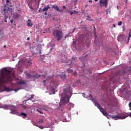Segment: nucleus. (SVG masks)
Masks as SVG:
<instances>
[{
    "mask_svg": "<svg viewBox=\"0 0 131 131\" xmlns=\"http://www.w3.org/2000/svg\"><path fill=\"white\" fill-rule=\"evenodd\" d=\"M13 77H14V71L13 70H9L6 68L3 69L0 78V90H3L4 92H12L13 90L6 86L5 84L12 82Z\"/></svg>",
    "mask_w": 131,
    "mask_h": 131,
    "instance_id": "1",
    "label": "nucleus"
},
{
    "mask_svg": "<svg viewBox=\"0 0 131 131\" xmlns=\"http://www.w3.org/2000/svg\"><path fill=\"white\" fill-rule=\"evenodd\" d=\"M72 95V90L70 89V86L64 88L63 94L61 95V99L60 102V106H64L69 103L70 97Z\"/></svg>",
    "mask_w": 131,
    "mask_h": 131,
    "instance_id": "2",
    "label": "nucleus"
},
{
    "mask_svg": "<svg viewBox=\"0 0 131 131\" xmlns=\"http://www.w3.org/2000/svg\"><path fill=\"white\" fill-rule=\"evenodd\" d=\"M9 7H12V2L10 0H7L6 4L1 7V13L5 15H8V14L13 15L14 9L9 7Z\"/></svg>",
    "mask_w": 131,
    "mask_h": 131,
    "instance_id": "3",
    "label": "nucleus"
},
{
    "mask_svg": "<svg viewBox=\"0 0 131 131\" xmlns=\"http://www.w3.org/2000/svg\"><path fill=\"white\" fill-rule=\"evenodd\" d=\"M89 99L90 100H91V101H92L93 102V103H94L95 106H96V107H97L98 108V109H99L100 112L102 113V114L104 116H107V115H108L106 110H104V108H103V107H102L100 105V104H99V102H98V101L97 100H96L95 99H94V98L93 97V95H92V94H90Z\"/></svg>",
    "mask_w": 131,
    "mask_h": 131,
    "instance_id": "4",
    "label": "nucleus"
},
{
    "mask_svg": "<svg viewBox=\"0 0 131 131\" xmlns=\"http://www.w3.org/2000/svg\"><path fill=\"white\" fill-rule=\"evenodd\" d=\"M52 34L58 41L61 40V39H62V38L63 37V35H64V34L63 33V32H62V31L60 30H57L56 29H54L53 30L52 32Z\"/></svg>",
    "mask_w": 131,
    "mask_h": 131,
    "instance_id": "5",
    "label": "nucleus"
},
{
    "mask_svg": "<svg viewBox=\"0 0 131 131\" xmlns=\"http://www.w3.org/2000/svg\"><path fill=\"white\" fill-rule=\"evenodd\" d=\"M107 114V113H106ZM106 117L108 118V119H109L110 118H111V119H114V120H118V119H124L125 118H126V117H127V116H119V115H117L116 116H113V115H107L106 116Z\"/></svg>",
    "mask_w": 131,
    "mask_h": 131,
    "instance_id": "6",
    "label": "nucleus"
},
{
    "mask_svg": "<svg viewBox=\"0 0 131 131\" xmlns=\"http://www.w3.org/2000/svg\"><path fill=\"white\" fill-rule=\"evenodd\" d=\"M6 108L11 110L10 113H12V114H16L17 113V109H16V107L14 105H7L6 106Z\"/></svg>",
    "mask_w": 131,
    "mask_h": 131,
    "instance_id": "7",
    "label": "nucleus"
},
{
    "mask_svg": "<svg viewBox=\"0 0 131 131\" xmlns=\"http://www.w3.org/2000/svg\"><path fill=\"white\" fill-rule=\"evenodd\" d=\"M117 38L118 41H120V42H125L126 41V37L123 34L119 35Z\"/></svg>",
    "mask_w": 131,
    "mask_h": 131,
    "instance_id": "8",
    "label": "nucleus"
},
{
    "mask_svg": "<svg viewBox=\"0 0 131 131\" xmlns=\"http://www.w3.org/2000/svg\"><path fill=\"white\" fill-rule=\"evenodd\" d=\"M100 7H105L107 8L108 6V0H100Z\"/></svg>",
    "mask_w": 131,
    "mask_h": 131,
    "instance_id": "9",
    "label": "nucleus"
},
{
    "mask_svg": "<svg viewBox=\"0 0 131 131\" xmlns=\"http://www.w3.org/2000/svg\"><path fill=\"white\" fill-rule=\"evenodd\" d=\"M26 75L28 79H29V78H33V77H35V78H39L40 76V75H32L31 74H29V73L27 72L26 73Z\"/></svg>",
    "mask_w": 131,
    "mask_h": 131,
    "instance_id": "10",
    "label": "nucleus"
},
{
    "mask_svg": "<svg viewBox=\"0 0 131 131\" xmlns=\"http://www.w3.org/2000/svg\"><path fill=\"white\" fill-rule=\"evenodd\" d=\"M25 64H27L28 65H32V61L29 58L26 59L25 60Z\"/></svg>",
    "mask_w": 131,
    "mask_h": 131,
    "instance_id": "11",
    "label": "nucleus"
},
{
    "mask_svg": "<svg viewBox=\"0 0 131 131\" xmlns=\"http://www.w3.org/2000/svg\"><path fill=\"white\" fill-rule=\"evenodd\" d=\"M49 9H51V7H50V5H48L47 6H45L44 7V9H43L42 10H41V12H47Z\"/></svg>",
    "mask_w": 131,
    "mask_h": 131,
    "instance_id": "12",
    "label": "nucleus"
},
{
    "mask_svg": "<svg viewBox=\"0 0 131 131\" xmlns=\"http://www.w3.org/2000/svg\"><path fill=\"white\" fill-rule=\"evenodd\" d=\"M27 26L29 27H32V26H33V24L32 23H31V20H30V19H28L27 21Z\"/></svg>",
    "mask_w": 131,
    "mask_h": 131,
    "instance_id": "13",
    "label": "nucleus"
},
{
    "mask_svg": "<svg viewBox=\"0 0 131 131\" xmlns=\"http://www.w3.org/2000/svg\"><path fill=\"white\" fill-rule=\"evenodd\" d=\"M5 37V33L2 30H0V39H2V38H4Z\"/></svg>",
    "mask_w": 131,
    "mask_h": 131,
    "instance_id": "14",
    "label": "nucleus"
},
{
    "mask_svg": "<svg viewBox=\"0 0 131 131\" xmlns=\"http://www.w3.org/2000/svg\"><path fill=\"white\" fill-rule=\"evenodd\" d=\"M52 8H53V9H54L55 10H56V11H57L58 12H61V11H60V9L59 8V7H58V5L55 6V5H54L52 6Z\"/></svg>",
    "mask_w": 131,
    "mask_h": 131,
    "instance_id": "15",
    "label": "nucleus"
},
{
    "mask_svg": "<svg viewBox=\"0 0 131 131\" xmlns=\"http://www.w3.org/2000/svg\"><path fill=\"white\" fill-rule=\"evenodd\" d=\"M16 84H26V83H25V81L20 80L16 83Z\"/></svg>",
    "mask_w": 131,
    "mask_h": 131,
    "instance_id": "16",
    "label": "nucleus"
},
{
    "mask_svg": "<svg viewBox=\"0 0 131 131\" xmlns=\"http://www.w3.org/2000/svg\"><path fill=\"white\" fill-rule=\"evenodd\" d=\"M43 33H51V30L50 28H47L45 30V31Z\"/></svg>",
    "mask_w": 131,
    "mask_h": 131,
    "instance_id": "17",
    "label": "nucleus"
},
{
    "mask_svg": "<svg viewBox=\"0 0 131 131\" xmlns=\"http://www.w3.org/2000/svg\"><path fill=\"white\" fill-rule=\"evenodd\" d=\"M130 37H131V31H130L129 36H128L127 41H126L127 43H128V42H129V38H130Z\"/></svg>",
    "mask_w": 131,
    "mask_h": 131,
    "instance_id": "18",
    "label": "nucleus"
},
{
    "mask_svg": "<svg viewBox=\"0 0 131 131\" xmlns=\"http://www.w3.org/2000/svg\"><path fill=\"white\" fill-rule=\"evenodd\" d=\"M67 72L68 73H72V72H73V70L69 68L67 69Z\"/></svg>",
    "mask_w": 131,
    "mask_h": 131,
    "instance_id": "19",
    "label": "nucleus"
},
{
    "mask_svg": "<svg viewBox=\"0 0 131 131\" xmlns=\"http://www.w3.org/2000/svg\"><path fill=\"white\" fill-rule=\"evenodd\" d=\"M68 106H69L70 109H71V108H73V107H74V104L73 103H70L68 104Z\"/></svg>",
    "mask_w": 131,
    "mask_h": 131,
    "instance_id": "20",
    "label": "nucleus"
},
{
    "mask_svg": "<svg viewBox=\"0 0 131 131\" xmlns=\"http://www.w3.org/2000/svg\"><path fill=\"white\" fill-rule=\"evenodd\" d=\"M13 18H14V19H17L18 18H19V14H16L13 15Z\"/></svg>",
    "mask_w": 131,
    "mask_h": 131,
    "instance_id": "21",
    "label": "nucleus"
},
{
    "mask_svg": "<svg viewBox=\"0 0 131 131\" xmlns=\"http://www.w3.org/2000/svg\"><path fill=\"white\" fill-rule=\"evenodd\" d=\"M33 98H34V94H32L31 95V96L29 98V99L28 100H32V99H33Z\"/></svg>",
    "mask_w": 131,
    "mask_h": 131,
    "instance_id": "22",
    "label": "nucleus"
},
{
    "mask_svg": "<svg viewBox=\"0 0 131 131\" xmlns=\"http://www.w3.org/2000/svg\"><path fill=\"white\" fill-rule=\"evenodd\" d=\"M66 116H67V114H63V115H62V118H63V119L66 120Z\"/></svg>",
    "mask_w": 131,
    "mask_h": 131,
    "instance_id": "23",
    "label": "nucleus"
},
{
    "mask_svg": "<svg viewBox=\"0 0 131 131\" xmlns=\"http://www.w3.org/2000/svg\"><path fill=\"white\" fill-rule=\"evenodd\" d=\"M20 115L23 116V117H26L27 116V114H26L24 113H21Z\"/></svg>",
    "mask_w": 131,
    "mask_h": 131,
    "instance_id": "24",
    "label": "nucleus"
},
{
    "mask_svg": "<svg viewBox=\"0 0 131 131\" xmlns=\"http://www.w3.org/2000/svg\"><path fill=\"white\" fill-rule=\"evenodd\" d=\"M4 15H5V20H7V19H8V18H9V16H8V15H11V14H8L5 15V14H3Z\"/></svg>",
    "mask_w": 131,
    "mask_h": 131,
    "instance_id": "25",
    "label": "nucleus"
},
{
    "mask_svg": "<svg viewBox=\"0 0 131 131\" xmlns=\"http://www.w3.org/2000/svg\"><path fill=\"white\" fill-rule=\"evenodd\" d=\"M42 122H43V120H42V119H40L38 121V123H39V124H41V123H42Z\"/></svg>",
    "mask_w": 131,
    "mask_h": 131,
    "instance_id": "26",
    "label": "nucleus"
},
{
    "mask_svg": "<svg viewBox=\"0 0 131 131\" xmlns=\"http://www.w3.org/2000/svg\"><path fill=\"white\" fill-rule=\"evenodd\" d=\"M36 126H37L38 127H39V128H40L41 129H43V128H45L43 126L41 125H36Z\"/></svg>",
    "mask_w": 131,
    "mask_h": 131,
    "instance_id": "27",
    "label": "nucleus"
},
{
    "mask_svg": "<svg viewBox=\"0 0 131 131\" xmlns=\"http://www.w3.org/2000/svg\"><path fill=\"white\" fill-rule=\"evenodd\" d=\"M75 83H76L77 84H80L81 82H80V80H77L75 81Z\"/></svg>",
    "mask_w": 131,
    "mask_h": 131,
    "instance_id": "28",
    "label": "nucleus"
},
{
    "mask_svg": "<svg viewBox=\"0 0 131 131\" xmlns=\"http://www.w3.org/2000/svg\"><path fill=\"white\" fill-rule=\"evenodd\" d=\"M110 12V14H111V12L110 11V8L107 9L106 10V15H108V12Z\"/></svg>",
    "mask_w": 131,
    "mask_h": 131,
    "instance_id": "29",
    "label": "nucleus"
},
{
    "mask_svg": "<svg viewBox=\"0 0 131 131\" xmlns=\"http://www.w3.org/2000/svg\"><path fill=\"white\" fill-rule=\"evenodd\" d=\"M36 111H38V112H39V113H40V114H43V113H42V112L39 109H37Z\"/></svg>",
    "mask_w": 131,
    "mask_h": 131,
    "instance_id": "30",
    "label": "nucleus"
},
{
    "mask_svg": "<svg viewBox=\"0 0 131 131\" xmlns=\"http://www.w3.org/2000/svg\"><path fill=\"white\" fill-rule=\"evenodd\" d=\"M61 78H62V79H65V78L66 77V75L64 74V75H61Z\"/></svg>",
    "mask_w": 131,
    "mask_h": 131,
    "instance_id": "31",
    "label": "nucleus"
},
{
    "mask_svg": "<svg viewBox=\"0 0 131 131\" xmlns=\"http://www.w3.org/2000/svg\"><path fill=\"white\" fill-rule=\"evenodd\" d=\"M83 59H84V58H83V57H81L80 58V60L81 62H82V63H84V60H83Z\"/></svg>",
    "mask_w": 131,
    "mask_h": 131,
    "instance_id": "32",
    "label": "nucleus"
},
{
    "mask_svg": "<svg viewBox=\"0 0 131 131\" xmlns=\"http://www.w3.org/2000/svg\"><path fill=\"white\" fill-rule=\"evenodd\" d=\"M73 75L74 76H77V72H76V71H75L74 72Z\"/></svg>",
    "mask_w": 131,
    "mask_h": 131,
    "instance_id": "33",
    "label": "nucleus"
},
{
    "mask_svg": "<svg viewBox=\"0 0 131 131\" xmlns=\"http://www.w3.org/2000/svg\"><path fill=\"white\" fill-rule=\"evenodd\" d=\"M118 25L119 26H121V25H122V21H119V22L118 23Z\"/></svg>",
    "mask_w": 131,
    "mask_h": 131,
    "instance_id": "34",
    "label": "nucleus"
},
{
    "mask_svg": "<svg viewBox=\"0 0 131 131\" xmlns=\"http://www.w3.org/2000/svg\"><path fill=\"white\" fill-rule=\"evenodd\" d=\"M19 90H21V88H17L15 90H14V91H15V93H17L18 91H19Z\"/></svg>",
    "mask_w": 131,
    "mask_h": 131,
    "instance_id": "35",
    "label": "nucleus"
},
{
    "mask_svg": "<svg viewBox=\"0 0 131 131\" xmlns=\"http://www.w3.org/2000/svg\"><path fill=\"white\" fill-rule=\"evenodd\" d=\"M54 77V75H52V76H50L49 77H48V79H52V78H53Z\"/></svg>",
    "mask_w": 131,
    "mask_h": 131,
    "instance_id": "36",
    "label": "nucleus"
},
{
    "mask_svg": "<svg viewBox=\"0 0 131 131\" xmlns=\"http://www.w3.org/2000/svg\"><path fill=\"white\" fill-rule=\"evenodd\" d=\"M76 30V29L75 28H74V29H73L72 32H71V33H70V34L73 33Z\"/></svg>",
    "mask_w": 131,
    "mask_h": 131,
    "instance_id": "37",
    "label": "nucleus"
},
{
    "mask_svg": "<svg viewBox=\"0 0 131 131\" xmlns=\"http://www.w3.org/2000/svg\"><path fill=\"white\" fill-rule=\"evenodd\" d=\"M29 7L30 8V9H31V10H34V9H33V8H32V6H31L30 5H29Z\"/></svg>",
    "mask_w": 131,
    "mask_h": 131,
    "instance_id": "38",
    "label": "nucleus"
},
{
    "mask_svg": "<svg viewBox=\"0 0 131 131\" xmlns=\"http://www.w3.org/2000/svg\"><path fill=\"white\" fill-rule=\"evenodd\" d=\"M122 73L121 74V75H122L123 76L125 74V72L124 71H122Z\"/></svg>",
    "mask_w": 131,
    "mask_h": 131,
    "instance_id": "39",
    "label": "nucleus"
},
{
    "mask_svg": "<svg viewBox=\"0 0 131 131\" xmlns=\"http://www.w3.org/2000/svg\"><path fill=\"white\" fill-rule=\"evenodd\" d=\"M13 22H14V19L12 18V20H10V23H11V25L13 24Z\"/></svg>",
    "mask_w": 131,
    "mask_h": 131,
    "instance_id": "40",
    "label": "nucleus"
},
{
    "mask_svg": "<svg viewBox=\"0 0 131 131\" xmlns=\"http://www.w3.org/2000/svg\"><path fill=\"white\" fill-rule=\"evenodd\" d=\"M129 110H131V102L129 103Z\"/></svg>",
    "mask_w": 131,
    "mask_h": 131,
    "instance_id": "41",
    "label": "nucleus"
},
{
    "mask_svg": "<svg viewBox=\"0 0 131 131\" xmlns=\"http://www.w3.org/2000/svg\"><path fill=\"white\" fill-rule=\"evenodd\" d=\"M55 46H56V45L55 43H52V48H54V47H55Z\"/></svg>",
    "mask_w": 131,
    "mask_h": 131,
    "instance_id": "42",
    "label": "nucleus"
},
{
    "mask_svg": "<svg viewBox=\"0 0 131 131\" xmlns=\"http://www.w3.org/2000/svg\"><path fill=\"white\" fill-rule=\"evenodd\" d=\"M42 109H43V110H45V111H48V109H47V108H46V107H44Z\"/></svg>",
    "mask_w": 131,
    "mask_h": 131,
    "instance_id": "43",
    "label": "nucleus"
},
{
    "mask_svg": "<svg viewBox=\"0 0 131 131\" xmlns=\"http://www.w3.org/2000/svg\"><path fill=\"white\" fill-rule=\"evenodd\" d=\"M73 14H74V12L70 11V15H73Z\"/></svg>",
    "mask_w": 131,
    "mask_h": 131,
    "instance_id": "44",
    "label": "nucleus"
},
{
    "mask_svg": "<svg viewBox=\"0 0 131 131\" xmlns=\"http://www.w3.org/2000/svg\"><path fill=\"white\" fill-rule=\"evenodd\" d=\"M62 8H63V9L66 10V6H63L62 7Z\"/></svg>",
    "mask_w": 131,
    "mask_h": 131,
    "instance_id": "45",
    "label": "nucleus"
},
{
    "mask_svg": "<svg viewBox=\"0 0 131 131\" xmlns=\"http://www.w3.org/2000/svg\"><path fill=\"white\" fill-rule=\"evenodd\" d=\"M23 108H24V109H26V108H27V107L25 106H23Z\"/></svg>",
    "mask_w": 131,
    "mask_h": 131,
    "instance_id": "46",
    "label": "nucleus"
},
{
    "mask_svg": "<svg viewBox=\"0 0 131 131\" xmlns=\"http://www.w3.org/2000/svg\"><path fill=\"white\" fill-rule=\"evenodd\" d=\"M124 3H126V4L127 3V0H124Z\"/></svg>",
    "mask_w": 131,
    "mask_h": 131,
    "instance_id": "47",
    "label": "nucleus"
},
{
    "mask_svg": "<svg viewBox=\"0 0 131 131\" xmlns=\"http://www.w3.org/2000/svg\"><path fill=\"white\" fill-rule=\"evenodd\" d=\"M30 37H28V38H27V40H30Z\"/></svg>",
    "mask_w": 131,
    "mask_h": 131,
    "instance_id": "48",
    "label": "nucleus"
},
{
    "mask_svg": "<svg viewBox=\"0 0 131 131\" xmlns=\"http://www.w3.org/2000/svg\"><path fill=\"white\" fill-rule=\"evenodd\" d=\"M89 3H93V1H92V0H89Z\"/></svg>",
    "mask_w": 131,
    "mask_h": 131,
    "instance_id": "49",
    "label": "nucleus"
},
{
    "mask_svg": "<svg viewBox=\"0 0 131 131\" xmlns=\"http://www.w3.org/2000/svg\"><path fill=\"white\" fill-rule=\"evenodd\" d=\"M29 96V97H30V95H29V94H27L26 97H28Z\"/></svg>",
    "mask_w": 131,
    "mask_h": 131,
    "instance_id": "50",
    "label": "nucleus"
},
{
    "mask_svg": "<svg viewBox=\"0 0 131 131\" xmlns=\"http://www.w3.org/2000/svg\"><path fill=\"white\" fill-rule=\"evenodd\" d=\"M74 13H77V11L74 10Z\"/></svg>",
    "mask_w": 131,
    "mask_h": 131,
    "instance_id": "51",
    "label": "nucleus"
},
{
    "mask_svg": "<svg viewBox=\"0 0 131 131\" xmlns=\"http://www.w3.org/2000/svg\"><path fill=\"white\" fill-rule=\"evenodd\" d=\"M44 14H45L46 16H47V15H48V14L47 13V12H45V13H44Z\"/></svg>",
    "mask_w": 131,
    "mask_h": 131,
    "instance_id": "52",
    "label": "nucleus"
},
{
    "mask_svg": "<svg viewBox=\"0 0 131 131\" xmlns=\"http://www.w3.org/2000/svg\"><path fill=\"white\" fill-rule=\"evenodd\" d=\"M0 30H3V28L0 26Z\"/></svg>",
    "mask_w": 131,
    "mask_h": 131,
    "instance_id": "53",
    "label": "nucleus"
},
{
    "mask_svg": "<svg viewBox=\"0 0 131 131\" xmlns=\"http://www.w3.org/2000/svg\"><path fill=\"white\" fill-rule=\"evenodd\" d=\"M113 26H114V27H115V28L116 27V26L115 25V24H114V25H113Z\"/></svg>",
    "mask_w": 131,
    "mask_h": 131,
    "instance_id": "54",
    "label": "nucleus"
},
{
    "mask_svg": "<svg viewBox=\"0 0 131 131\" xmlns=\"http://www.w3.org/2000/svg\"><path fill=\"white\" fill-rule=\"evenodd\" d=\"M43 82L44 83H46V80H44L43 81Z\"/></svg>",
    "mask_w": 131,
    "mask_h": 131,
    "instance_id": "55",
    "label": "nucleus"
},
{
    "mask_svg": "<svg viewBox=\"0 0 131 131\" xmlns=\"http://www.w3.org/2000/svg\"><path fill=\"white\" fill-rule=\"evenodd\" d=\"M33 125H34L35 126H36V125H36V124H35V123H34Z\"/></svg>",
    "mask_w": 131,
    "mask_h": 131,
    "instance_id": "56",
    "label": "nucleus"
},
{
    "mask_svg": "<svg viewBox=\"0 0 131 131\" xmlns=\"http://www.w3.org/2000/svg\"><path fill=\"white\" fill-rule=\"evenodd\" d=\"M67 36H68V35H66V36H65V38H66V37H67Z\"/></svg>",
    "mask_w": 131,
    "mask_h": 131,
    "instance_id": "57",
    "label": "nucleus"
},
{
    "mask_svg": "<svg viewBox=\"0 0 131 131\" xmlns=\"http://www.w3.org/2000/svg\"><path fill=\"white\" fill-rule=\"evenodd\" d=\"M4 48H7V46L4 45Z\"/></svg>",
    "mask_w": 131,
    "mask_h": 131,
    "instance_id": "58",
    "label": "nucleus"
},
{
    "mask_svg": "<svg viewBox=\"0 0 131 131\" xmlns=\"http://www.w3.org/2000/svg\"><path fill=\"white\" fill-rule=\"evenodd\" d=\"M4 21L7 23V19H5Z\"/></svg>",
    "mask_w": 131,
    "mask_h": 131,
    "instance_id": "59",
    "label": "nucleus"
},
{
    "mask_svg": "<svg viewBox=\"0 0 131 131\" xmlns=\"http://www.w3.org/2000/svg\"><path fill=\"white\" fill-rule=\"evenodd\" d=\"M39 13H41L40 9L39 10Z\"/></svg>",
    "mask_w": 131,
    "mask_h": 131,
    "instance_id": "60",
    "label": "nucleus"
},
{
    "mask_svg": "<svg viewBox=\"0 0 131 131\" xmlns=\"http://www.w3.org/2000/svg\"><path fill=\"white\" fill-rule=\"evenodd\" d=\"M72 64V62H71L70 64H69V65H71Z\"/></svg>",
    "mask_w": 131,
    "mask_h": 131,
    "instance_id": "61",
    "label": "nucleus"
},
{
    "mask_svg": "<svg viewBox=\"0 0 131 131\" xmlns=\"http://www.w3.org/2000/svg\"><path fill=\"white\" fill-rule=\"evenodd\" d=\"M95 2H98V0H95Z\"/></svg>",
    "mask_w": 131,
    "mask_h": 131,
    "instance_id": "62",
    "label": "nucleus"
},
{
    "mask_svg": "<svg viewBox=\"0 0 131 131\" xmlns=\"http://www.w3.org/2000/svg\"><path fill=\"white\" fill-rule=\"evenodd\" d=\"M27 101H28V100H25V102H26Z\"/></svg>",
    "mask_w": 131,
    "mask_h": 131,
    "instance_id": "63",
    "label": "nucleus"
},
{
    "mask_svg": "<svg viewBox=\"0 0 131 131\" xmlns=\"http://www.w3.org/2000/svg\"><path fill=\"white\" fill-rule=\"evenodd\" d=\"M118 9V7H117Z\"/></svg>",
    "mask_w": 131,
    "mask_h": 131,
    "instance_id": "64",
    "label": "nucleus"
}]
</instances>
